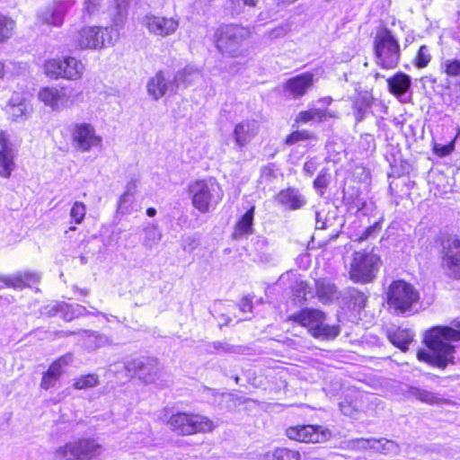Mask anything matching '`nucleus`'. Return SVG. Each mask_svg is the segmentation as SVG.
Masks as SVG:
<instances>
[{"label":"nucleus","instance_id":"obj_1","mask_svg":"<svg viewBox=\"0 0 460 460\" xmlns=\"http://www.w3.org/2000/svg\"><path fill=\"white\" fill-rule=\"evenodd\" d=\"M424 341L429 348L419 350L417 357L432 366L445 368L460 361V320L452 321V327L436 326L427 332Z\"/></svg>","mask_w":460,"mask_h":460},{"label":"nucleus","instance_id":"obj_2","mask_svg":"<svg viewBox=\"0 0 460 460\" xmlns=\"http://www.w3.org/2000/svg\"><path fill=\"white\" fill-rule=\"evenodd\" d=\"M119 32L111 27L86 26L76 31L71 37L74 47L80 50H100L114 45Z\"/></svg>","mask_w":460,"mask_h":460},{"label":"nucleus","instance_id":"obj_3","mask_svg":"<svg viewBox=\"0 0 460 460\" xmlns=\"http://www.w3.org/2000/svg\"><path fill=\"white\" fill-rule=\"evenodd\" d=\"M373 49L377 66L384 69L397 66L401 58V48L398 39L391 30L379 27L373 40Z\"/></svg>","mask_w":460,"mask_h":460},{"label":"nucleus","instance_id":"obj_4","mask_svg":"<svg viewBox=\"0 0 460 460\" xmlns=\"http://www.w3.org/2000/svg\"><path fill=\"white\" fill-rule=\"evenodd\" d=\"M193 207L200 213H208L223 199L219 184L213 179L199 180L189 186Z\"/></svg>","mask_w":460,"mask_h":460},{"label":"nucleus","instance_id":"obj_5","mask_svg":"<svg viewBox=\"0 0 460 460\" xmlns=\"http://www.w3.org/2000/svg\"><path fill=\"white\" fill-rule=\"evenodd\" d=\"M380 266L381 259L373 251L355 252L349 264V278L356 283H370L376 278Z\"/></svg>","mask_w":460,"mask_h":460},{"label":"nucleus","instance_id":"obj_6","mask_svg":"<svg viewBox=\"0 0 460 460\" xmlns=\"http://www.w3.org/2000/svg\"><path fill=\"white\" fill-rule=\"evenodd\" d=\"M289 319L309 329L314 337L332 339L339 335L340 326L325 323V314L317 309L305 308Z\"/></svg>","mask_w":460,"mask_h":460},{"label":"nucleus","instance_id":"obj_7","mask_svg":"<svg viewBox=\"0 0 460 460\" xmlns=\"http://www.w3.org/2000/svg\"><path fill=\"white\" fill-rule=\"evenodd\" d=\"M102 447L96 439L79 438L58 447L53 455L54 460H92L101 455Z\"/></svg>","mask_w":460,"mask_h":460},{"label":"nucleus","instance_id":"obj_8","mask_svg":"<svg viewBox=\"0 0 460 460\" xmlns=\"http://www.w3.org/2000/svg\"><path fill=\"white\" fill-rule=\"evenodd\" d=\"M168 425L172 430L182 436L210 432L216 427L208 417L190 412L172 414L168 420Z\"/></svg>","mask_w":460,"mask_h":460},{"label":"nucleus","instance_id":"obj_9","mask_svg":"<svg viewBox=\"0 0 460 460\" xmlns=\"http://www.w3.org/2000/svg\"><path fill=\"white\" fill-rule=\"evenodd\" d=\"M386 297L390 308L398 314H404L418 302L420 296L411 284L403 280H394L388 287Z\"/></svg>","mask_w":460,"mask_h":460},{"label":"nucleus","instance_id":"obj_10","mask_svg":"<svg viewBox=\"0 0 460 460\" xmlns=\"http://www.w3.org/2000/svg\"><path fill=\"white\" fill-rule=\"evenodd\" d=\"M249 31L237 25H222L217 31V48L231 57H238L243 53V41L248 37Z\"/></svg>","mask_w":460,"mask_h":460},{"label":"nucleus","instance_id":"obj_11","mask_svg":"<svg viewBox=\"0 0 460 460\" xmlns=\"http://www.w3.org/2000/svg\"><path fill=\"white\" fill-rule=\"evenodd\" d=\"M127 376H137L144 383L155 382L158 373L157 359L151 357H140L124 362Z\"/></svg>","mask_w":460,"mask_h":460},{"label":"nucleus","instance_id":"obj_12","mask_svg":"<svg viewBox=\"0 0 460 460\" xmlns=\"http://www.w3.org/2000/svg\"><path fill=\"white\" fill-rule=\"evenodd\" d=\"M288 438L305 443H323L327 441L331 431L323 426L302 425L289 427L286 430Z\"/></svg>","mask_w":460,"mask_h":460},{"label":"nucleus","instance_id":"obj_13","mask_svg":"<svg viewBox=\"0 0 460 460\" xmlns=\"http://www.w3.org/2000/svg\"><path fill=\"white\" fill-rule=\"evenodd\" d=\"M71 137L74 146L81 152H88L93 147H98L102 141L89 123L75 124L71 129Z\"/></svg>","mask_w":460,"mask_h":460},{"label":"nucleus","instance_id":"obj_14","mask_svg":"<svg viewBox=\"0 0 460 460\" xmlns=\"http://www.w3.org/2000/svg\"><path fill=\"white\" fill-rule=\"evenodd\" d=\"M72 92L68 87H45L39 92L38 97L53 111H60L73 104Z\"/></svg>","mask_w":460,"mask_h":460},{"label":"nucleus","instance_id":"obj_15","mask_svg":"<svg viewBox=\"0 0 460 460\" xmlns=\"http://www.w3.org/2000/svg\"><path fill=\"white\" fill-rule=\"evenodd\" d=\"M443 266L447 274L460 279V239L449 236L442 242Z\"/></svg>","mask_w":460,"mask_h":460},{"label":"nucleus","instance_id":"obj_16","mask_svg":"<svg viewBox=\"0 0 460 460\" xmlns=\"http://www.w3.org/2000/svg\"><path fill=\"white\" fill-rule=\"evenodd\" d=\"M142 23L149 33L163 38L172 35L179 27L178 19L155 14H146Z\"/></svg>","mask_w":460,"mask_h":460},{"label":"nucleus","instance_id":"obj_17","mask_svg":"<svg viewBox=\"0 0 460 460\" xmlns=\"http://www.w3.org/2000/svg\"><path fill=\"white\" fill-rule=\"evenodd\" d=\"M17 145L12 141L9 135L0 131V177L8 179L15 169L14 158Z\"/></svg>","mask_w":460,"mask_h":460},{"label":"nucleus","instance_id":"obj_18","mask_svg":"<svg viewBox=\"0 0 460 460\" xmlns=\"http://www.w3.org/2000/svg\"><path fill=\"white\" fill-rule=\"evenodd\" d=\"M75 4V0H54L52 6L39 13V19L44 24L61 27L66 14Z\"/></svg>","mask_w":460,"mask_h":460},{"label":"nucleus","instance_id":"obj_19","mask_svg":"<svg viewBox=\"0 0 460 460\" xmlns=\"http://www.w3.org/2000/svg\"><path fill=\"white\" fill-rule=\"evenodd\" d=\"M4 111L11 120L22 121L29 118L32 107L22 94L14 93L6 103Z\"/></svg>","mask_w":460,"mask_h":460},{"label":"nucleus","instance_id":"obj_20","mask_svg":"<svg viewBox=\"0 0 460 460\" xmlns=\"http://www.w3.org/2000/svg\"><path fill=\"white\" fill-rule=\"evenodd\" d=\"M146 89L148 94L155 100L160 99L168 92H176L174 80L166 77L163 71L157 72L148 80Z\"/></svg>","mask_w":460,"mask_h":460},{"label":"nucleus","instance_id":"obj_21","mask_svg":"<svg viewBox=\"0 0 460 460\" xmlns=\"http://www.w3.org/2000/svg\"><path fill=\"white\" fill-rule=\"evenodd\" d=\"M259 122L255 119H245L237 123L233 131V137L239 148L244 147L258 134Z\"/></svg>","mask_w":460,"mask_h":460},{"label":"nucleus","instance_id":"obj_22","mask_svg":"<svg viewBox=\"0 0 460 460\" xmlns=\"http://www.w3.org/2000/svg\"><path fill=\"white\" fill-rule=\"evenodd\" d=\"M313 82L314 75L311 73H304L288 79L284 88L293 98H299L313 85Z\"/></svg>","mask_w":460,"mask_h":460},{"label":"nucleus","instance_id":"obj_23","mask_svg":"<svg viewBox=\"0 0 460 460\" xmlns=\"http://www.w3.org/2000/svg\"><path fill=\"white\" fill-rule=\"evenodd\" d=\"M39 279V274L31 271L0 276V281L3 282L5 287L15 289H22L25 287H29L31 284L37 283Z\"/></svg>","mask_w":460,"mask_h":460},{"label":"nucleus","instance_id":"obj_24","mask_svg":"<svg viewBox=\"0 0 460 460\" xmlns=\"http://www.w3.org/2000/svg\"><path fill=\"white\" fill-rule=\"evenodd\" d=\"M278 200L281 205L293 210L301 208L306 203L305 198L299 190L292 188L281 190L278 195Z\"/></svg>","mask_w":460,"mask_h":460},{"label":"nucleus","instance_id":"obj_25","mask_svg":"<svg viewBox=\"0 0 460 460\" xmlns=\"http://www.w3.org/2000/svg\"><path fill=\"white\" fill-rule=\"evenodd\" d=\"M316 294L322 303H330L339 298L337 287L329 279H321L315 281Z\"/></svg>","mask_w":460,"mask_h":460},{"label":"nucleus","instance_id":"obj_26","mask_svg":"<svg viewBox=\"0 0 460 460\" xmlns=\"http://www.w3.org/2000/svg\"><path fill=\"white\" fill-rule=\"evenodd\" d=\"M387 84L391 93L395 96H402L409 91L411 79L410 75L399 72L387 79Z\"/></svg>","mask_w":460,"mask_h":460},{"label":"nucleus","instance_id":"obj_27","mask_svg":"<svg viewBox=\"0 0 460 460\" xmlns=\"http://www.w3.org/2000/svg\"><path fill=\"white\" fill-rule=\"evenodd\" d=\"M254 209V207L250 208L237 221L233 234L234 239H239L252 234Z\"/></svg>","mask_w":460,"mask_h":460},{"label":"nucleus","instance_id":"obj_28","mask_svg":"<svg viewBox=\"0 0 460 460\" xmlns=\"http://www.w3.org/2000/svg\"><path fill=\"white\" fill-rule=\"evenodd\" d=\"M414 334L408 329L397 328L388 331L387 337L391 343L402 351L408 349L409 344L412 341Z\"/></svg>","mask_w":460,"mask_h":460},{"label":"nucleus","instance_id":"obj_29","mask_svg":"<svg viewBox=\"0 0 460 460\" xmlns=\"http://www.w3.org/2000/svg\"><path fill=\"white\" fill-rule=\"evenodd\" d=\"M84 65L81 60L71 56L65 57V70L63 71V75H65V79H80L84 75Z\"/></svg>","mask_w":460,"mask_h":460},{"label":"nucleus","instance_id":"obj_30","mask_svg":"<svg viewBox=\"0 0 460 460\" xmlns=\"http://www.w3.org/2000/svg\"><path fill=\"white\" fill-rule=\"evenodd\" d=\"M199 77L200 72L190 66L178 71L173 77L176 91L180 87H187Z\"/></svg>","mask_w":460,"mask_h":460},{"label":"nucleus","instance_id":"obj_31","mask_svg":"<svg viewBox=\"0 0 460 460\" xmlns=\"http://www.w3.org/2000/svg\"><path fill=\"white\" fill-rule=\"evenodd\" d=\"M335 115L327 110L311 108L308 111H300L296 117V122L307 123L309 121L322 122Z\"/></svg>","mask_w":460,"mask_h":460},{"label":"nucleus","instance_id":"obj_32","mask_svg":"<svg viewBox=\"0 0 460 460\" xmlns=\"http://www.w3.org/2000/svg\"><path fill=\"white\" fill-rule=\"evenodd\" d=\"M52 311H55L56 313H63V317L66 321H71L74 318H77L90 314L84 306L78 304H60L56 307H53Z\"/></svg>","mask_w":460,"mask_h":460},{"label":"nucleus","instance_id":"obj_33","mask_svg":"<svg viewBox=\"0 0 460 460\" xmlns=\"http://www.w3.org/2000/svg\"><path fill=\"white\" fill-rule=\"evenodd\" d=\"M65 70V57L51 58L45 62L44 64V71L47 76L58 79L64 78L65 75H63V71Z\"/></svg>","mask_w":460,"mask_h":460},{"label":"nucleus","instance_id":"obj_34","mask_svg":"<svg viewBox=\"0 0 460 460\" xmlns=\"http://www.w3.org/2000/svg\"><path fill=\"white\" fill-rule=\"evenodd\" d=\"M143 246L146 249H153L162 239V233L158 226L154 224H147L144 228Z\"/></svg>","mask_w":460,"mask_h":460},{"label":"nucleus","instance_id":"obj_35","mask_svg":"<svg viewBox=\"0 0 460 460\" xmlns=\"http://www.w3.org/2000/svg\"><path fill=\"white\" fill-rule=\"evenodd\" d=\"M264 460H300V454L296 450L287 447H278L264 455Z\"/></svg>","mask_w":460,"mask_h":460},{"label":"nucleus","instance_id":"obj_36","mask_svg":"<svg viewBox=\"0 0 460 460\" xmlns=\"http://www.w3.org/2000/svg\"><path fill=\"white\" fill-rule=\"evenodd\" d=\"M346 298L353 305L355 310H361L366 306L367 296L357 288H351L347 290Z\"/></svg>","mask_w":460,"mask_h":460},{"label":"nucleus","instance_id":"obj_37","mask_svg":"<svg viewBox=\"0 0 460 460\" xmlns=\"http://www.w3.org/2000/svg\"><path fill=\"white\" fill-rule=\"evenodd\" d=\"M376 444L374 446V450L385 455H398L400 448L398 444L394 440L382 438L376 439Z\"/></svg>","mask_w":460,"mask_h":460},{"label":"nucleus","instance_id":"obj_38","mask_svg":"<svg viewBox=\"0 0 460 460\" xmlns=\"http://www.w3.org/2000/svg\"><path fill=\"white\" fill-rule=\"evenodd\" d=\"M15 22L12 18L0 13V43H4L12 37Z\"/></svg>","mask_w":460,"mask_h":460},{"label":"nucleus","instance_id":"obj_39","mask_svg":"<svg viewBox=\"0 0 460 460\" xmlns=\"http://www.w3.org/2000/svg\"><path fill=\"white\" fill-rule=\"evenodd\" d=\"M431 59L430 49L427 45H421L412 60V64L415 67L421 69L427 67Z\"/></svg>","mask_w":460,"mask_h":460},{"label":"nucleus","instance_id":"obj_40","mask_svg":"<svg viewBox=\"0 0 460 460\" xmlns=\"http://www.w3.org/2000/svg\"><path fill=\"white\" fill-rule=\"evenodd\" d=\"M72 361L73 356L71 354H66L54 361L49 366L47 372L49 373L50 376H54V377H58L59 379L63 373V368L68 366Z\"/></svg>","mask_w":460,"mask_h":460},{"label":"nucleus","instance_id":"obj_41","mask_svg":"<svg viewBox=\"0 0 460 460\" xmlns=\"http://www.w3.org/2000/svg\"><path fill=\"white\" fill-rule=\"evenodd\" d=\"M441 72L449 77H460V59L447 58L440 63Z\"/></svg>","mask_w":460,"mask_h":460},{"label":"nucleus","instance_id":"obj_42","mask_svg":"<svg viewBox=\"0 0 460 460\" xmlns=\"http://www.w3.org/2000/svg\"><path fill=\"white\" fill-rule=\"evenodd\" d=\"M99 385V376L96 374L81 376L75 379L73 386L77 390H85L95 387Z\"/></svg>","mask_w":460,"mask_h":460},{"label":"nucleus","instance_id":"obj_43","mask_svg":"<svg viewBox=\"0 0 460 460\" xmlns=\"http://www.w3.org/2000/svg\"><path fill=\"white\" fill-rule=\"evenodd\" d=\"M83 332L85 334L86 338L85 344L90 349H95L97 348H100L108 341L106 336L102 335L96 332L84 330L83 331Z\"/></svg>","mask_w":460,"mask_h":460},{"label":"nucleus","instance_id":"obj_44","mask_svg":"<svg viewBox=\"0 0 460 460\" xmlns=\"http://www.w3.org/2000/svg\"><path fill=\"white\" fill-rule=\"evenodd\" d=\"M409 394L416 399L429 404L434 403L437 399L432 392L416 386H411L409 388Z\"/></svg>","mask_w":460,"mask_h":460},{"label":"nucleus","instance_id":"obj_45","mask_svg":"<svg viewBox=\"0 0 460 460\" xmlns=\"http://www.w3.org/2000/svg\"><path fill=\"white\" fill-rule=\"evenodd\" d=\"M102 0H84L83 7V19L86 22V19H90L96 15L102 7Z\"/></svg>","mask_w":460,"mask_h":460},{"label":"nucleus","instance_id":"obj_46","mask_svg":"<svg viewBox=\"0 0 460 460\" xmlns=\"http://www.w3.org/2000/svg\"><path fill=\"white\" fill-rule=\"evenodd\" d=\"M86 208L82 202H75L71 210L70 217L75 224H81L85 217Z\"/></svg>","mask_w":460,"mask_h":460},{"label":"nucleus","instance_id":"obj_47","mask_svg":"<svg viewBox=\"0 0 460 460\" xmlns=\"http://www.w3.org/2000/svg\"><path fill=\"white\" fill-rule=\"evenodd\" d=\"M382 229V221H376L373 225L367 226L358 237V241H365L377 235Z\"/></svg>","mask_w":460,"mask_h":460},{"label":"nucleus","instance_id":"obj_48","mask_svg":"<svg viewBox=\"0 0 460 460\" xmlns=\"http://www.w3.org/2000/svg\"><path fill=\"white\" fill-rule=\"evenodd\" d=\"M311 134L307 130H296L288 135L286 138L287 145H294L302 140H307L311 138Z\"/></svg>","mask_w":460,"mask_h":460},{"label":"nucleus","instance_id":"obj_49","mask_svg":"<svg viewBox=\"0 0 460 460\" xmlns=\"http://www.w3.org/2000/svg\"><path fill=\"white\" fill-rule=\"evenodd\" d=\"M199 237L198 234H191L183 237L182 249L187 252H192L199 245Z\"/></svg>","mask_w":460,"mask_h":460},{"label":"nucleus","instance_id":"obj_50","mask_svg":"<svg viewBox=\"0 0 460 460\" xmlns=\"http://www.w3.org/2000/svg\"><path fill=\"white\" fill-rule=\"evenodd\" d=\"M376 444V438H356L350 441V445L356 449H374V446Z\"/></svg>","mask_w":460,"mask_h":460},{"label":"nucleus","instance_id":"obj_51","mask_svg":"<svg viewBox=\"0 0 460 460\" xmlns=\"http://www.w3.org/2000/svg\"><path fill=\"white\" fill-rule=\"evenodd\" d=\"M454 149L455 139L447 145L436 144L434 146V153L440 157H444L450 155L454 151Z\"/></svg>","mask_w":460,"mask_h":460},{"label":"nucleus","instance_id":"obj_52","mask_svg":"<svg viewBox=\"0 0 460 460\" xmlns=\"http://www.w3.org/2000/svg\"><path fill=\"white\" fill-rule=\"evenodd\" d=\"M134 201V196L124 192L119 200L118 209L121 213H128L131 204Z\"/></svg>","mask_w":460,"mask_h":460},{"label":"nucleus","instance_id":"obj_53","mask_svg":"<svg viewBox=\"0 0 460 460\" xmlns=\"http://www.w3.org/2000/svg\"><path fill=\"white\" fill-rule=\"evenodd\" d=\"M328 186V180L324 172H321L314 181V187L320 191L321 195L323 190Z\"/></svg>","mask_w":460,"mask_h":460},{"label":"nucleus","instance_id":"obj_54","mask_svg":"<svg viewBox=\"0 0 460 460\" xmlns=\"http://www.w3.org/2000/svg\"><path fill=\"white\" fill-rule=\"evenodd\" d=\"M58 381V377H54V376H50L49 373L46 372L41 379L40 387L42 389L48 390L55 386Z\"/></svg>","mask_w":460,"mask_h":460},{"label":"nucleus","instance_id":"obj_55","mask_svg":"<svg viewBox=\"0 0 460 460\" xmlns=\"http://www.w3.org/2000/svg\"><path fill=\"white\" fill-rule=\"evenodd\" d=\"M296 291L298 293H302V297L306 300L307 295L310 293L307 289L309 288L308 284L304 280H296L295 286Z\"/></svg>","mask_w":460,"mask_h":460},{"label":"nucleus","instance_id":"obj_56","mask_svg":"<svg viewBox=\"0 0 460 460\" xmlns=\"http://www.w3.org/2000/svg\"><path fill=\"white\" fill-rule=\"evenodd\" d=\"M238 305H239L240 310L243 313L252 312V304L251 299H249L248 297H243L240 300Z\"/></svg>","mask_w":460,"mask_h":460},{"label":"nucleus","instance_id":"obj_57","mask_svg":"<svg viewBox=\"0 0 460 460\" xmlns=\"http://www.w3.org/2000/svg\"><path fill=\"white\" fill-rule=\"evenodd\" d=\"M328 227L327 221L323 218L322 212H315V228L326 229Z\"/></svg>","mask_w":460,"mask_h":460},{"label":"nucleus","instance_id":"obj_58","mask_svg":"<svg viewBox=\"0 0 460 460\" xmlns=\"http://www.w3.org/2000/svg\"><path fill=\"white\" fill-rule=\"evenodd\" d=\"M366 112H367V108L366 107L365 108L364 107H358L357 103L355 104L354 115H355V119H356L357 122H359V121L363 120V119L365 118Z\"/></svg>","mask_w":460,"mask_h":460},{"label":"nucleus","instance_id":"obj_59","mask_svg":"<svg viewBox=\"0 0 460 460\" xmlns=\"http://www.w3.org/2000/svg\"><path fill=\"white\" fill-rule=\"evenodd\" d=\"M339 406H340L341 411L344 415H348V416H352L353 415L354 409H352L351 405L349 404L348 402H341L339 403Z\"/></svg>","mask_w":460,"mask_h":460},{"label":"nucleus","instance_id":"obj_60","mask_svg":"<svg viewBox=\"0 0 460 460\" xmlns=\"http://www.w3.org/2000/svg\"><path fill=\"white\" fill-rule=\"evenodd\" d=\"M213 348L215 349H223L224 351H226V352H233L234 351V349L233 346L231 345H228V344H224L222 342H219V341H217V342H214L212 344Z\"/></svg>","mask_w":460,"mask_h":460},{"label":"nucleus","instance_id":"obj_61","mask_svg":"<svg viewBox=\"0 0 460 460\" xmlns=\"http://www.w3.org/2000/svg\"><path fill=\"white\" fill-rule=\"evenodd\" d=\"M136 189H137V181L135 179H132L130 181H128L127 183L125 192L131 196H134V194L136 192Z\"/></svg>","mask_w":460,"mask_h":460},{"label":"nucleus","instance_id":"obj_62","mask_svg":"<svg viewBox=\"0 0 460 460\" xmlns=\"http://www.w3.org/2000/svg\"><path fill=\"white\" fill-rule=\"evenodd\" d=\"M304 170L305 172H306L307 173L309 174H313L314 172L315 171V165H314V162H306L305 164H304Z\"/></svg>","mask_w":460,"mask_h":460},{"label":"nucleus","instance_id":"obj_63","mask_svg":"<svg viewBox=\"0 0 460 460\" xmlns=\"http://www.w3.org/2000/svg\"><path fill=\"white\" fill-rule=\"evenodd\" d=\"M273 172H274L273 165L265 166L261 171V174L264 177H271L273 175Z\"/></svg>","mask_w":460,"mask_h":460},{"label":"nucleus","instance_id":"obj_64","mask_svg":"<svg viewBox=\"0 0 460 460\" xmlns=\"http://www.w3.org/2000/svg\"><path fill=\"white\" fill-rule=\"evenodd\" d=\"M123 10L120 5H119V17L115 19V25L118 26L119 22H123Z\"/></svg>","mask_w":460,"mask_h":460}]
</instances>
